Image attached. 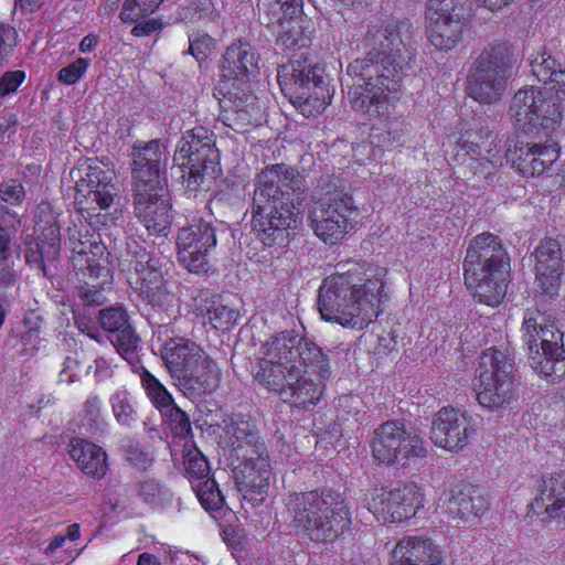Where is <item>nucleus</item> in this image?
<instances>
[{"label": "nucleus", "instance_id": "nucleus-1", "mask_svg": "<svg viewBox=\"0 0 565 565\" xmlns=\"http://www.w3.org/2000/svg\"><path fill=\"white\" fill-rule=\"evenodd\" d=\"M366 55L348 65L351 107L369 118L386 116L399 100L403 79L413 71L418 42L406 21L371 25L364 38Z\"/></svg>", "mask_w": 565, "mask_h": 565}, {"label": "nucleus", "instance_id": "nucleus-2", "mask_svg": "<svg viewBox=\"0 0 565 565\" xmlns=\"http://www.w3.org/2000/svg\"><path fill=\"white\" fill-rule=\"evenodd\" d=\"M129 259L120 264L124 269L135 273L137 290L146 305L151 306L158 313V342L161 359L173 380V385L180 388H218L223 381L216 361L195 341L181 337L168 335L161 339L162 332H168V326L175 319L174 296L169 290L163 277L160 263L136 242L127 244Z\"/></svg>", "mask_w": 565, "mask_h": 565}, {"label": "nucleus", "instance_id": "nucleus-3", "mask_svg": "<svg viewBox=\"0 0 565 565\" xmlns=\"http://www.w3.org/2000/svg\"><path fill=\"white\" fill-rule=\"evenodd\" d=\"M308 190L305 177L292 166H266L256 177L252 198V231L265 245H285L290 230L300 222L296 203L300 204Z\"/></svg>", "mask_w": 565, "mask_h": 565}, {"label": "nucleus", "instance_id": "nucleus-4", "mask_svg": "<svg viewBox=\"0 0 565 565\" xmlns=\"http://www.w3.org/2000/svg\"><path fill=\"white\" fill-rule=\"evenodd\" d=\"M383 275L381 268L352 264L324 278L318 295L321 318L358 330L369 326L382 312Z\"/></svg>", "mask_w": 565, "mask_h": 565}, {"label": "nucleus", "instance_id": "nucleus-5", "mask_svg": "<svg viewBox=\"0 0 565 565\" xmlns=\"http://www.w3.org/2000/svg\"><path fill=\"white\" fill-rule=\"evenodd\" d=\"M285 505L291 531L312 542H332L351 525V512L344 498L329 488L292 492Z\"/></svg>", "mask_w": 565, "mask_h": 565}, {"label": "nucleus", "instance_id": "nucleus-6", "mask_svg": "<svg viewBox=\"0 0 565 565\" xmlns=\"http://www.w3.org/2000/svg\"><path fill=\"white\" fill-rule=\"evenodd\" d=\"M462 269L465 284L478 302L490 307L501 303L508 289L510 257L499 236L490 232L476 235Z\"/></svg>", "mask_w": 565, "mask_h": 565}, {"label": "nucleus", "instance_id": "nucleus-7", "mask_svg": "<svg viewBox=\"0 0 565 565\" xmlns=\"http://www.w3.org/2000/svg\"><path fill=\"white\" fill-rule=\"evenodd\" d=\"M175 160H181L185 193L196 196L200 191H209L221 172L220 151L215 135L205 127L186 131L178 142Z\"/></svg>", "mask_w": 565, "mask_h": 565}, {"label": "nucleus", "instance_id": "nucleus-8", "mask_svg": "<svg viewBox=\"0 0 565 565\" xmlns=\"http://www.w3.org/2000/svg\"><path fill=\"white\" fill-rule=\"evenodd\" d=\"M323 74L324 68L307 57L292 58L277 70L282 94L305 117H316L331 102Z\"/></svg>", "mask_w": 565, "mask_h": 565}, {"label": "nucleus", "instance_id": "nucleus-9", "mask_svg": "<svg viewBox=\"0 0 565 565\" xmlns=\"http://www.w3.org/2000/svg\"><path fill=\"white\" fill-rule=\"evenodd\" d=\"M513 55L505 43L481 51L468 74V94L481 104H492L503 96L512 74Z\"/></svg>", "mask_w": 565, "mask_h": 565}, {"label": "nucleus", "instance_id": "nucleus-10", "mask_svg": "<svg viewBox=\"0 0 565 565\" xmlns=\"http://www.w3.org/2000/svg\"><path fill=\"white\" fill-rule=\"evenodd\" d=\"M106 263V247L99 242L79 241L73 247L72 264L79 284L76 296L83 306H100L106 301L105 290L111 281Z\"/></svg>", "mask_w": 565, "mask_h": 565}, {"label": "nucleus", "instance_id": "nucleus-11", "mask_svg": "<svg viewBox=\"0 0 565 565\" xmlns=\"http://www.w3.org/2000/svg\"><path fill=\"white\" fill-rule=\"evenodd\" d=\"M359 207L353 196L342 190L320 198L309 213V225L324 244L341 242L355 226Z\"/></svg>", "mask_w": 565, "mask_h": 565}, {"label": "nucleus", "instance_id": "nucleus-12", "mask_svg": "<svg viewBox=\"0 0 565 565\" xmlns=\"http://www.w3.org/2000/svg\"><path fill=\"white\" fill-rule=\"evenodd\" d=\"M302 0H270L258 4L259 20L275 30L277 44L286 50L308 47L312 39V22L302 15Z\"/></svg>", "mask_w": 565, "mask_h": 565}, {"label": "nucleus", "instance_id": "nucleus-13", "mask_svg": "<svg viewBox=\"0 0 565 565\" xmlns=\"http://www.w3.org/2000/svg\"><path fill=\"white\" fill-rule=\"evenodd\" d=\"M509 115L514 127L526 135L555 129L562 119L559 103L535 86H525L513 95Z\"/></svg>", "mask_w": 565, "mask_h": 565}, {"label": "nucleus", "instance_id": "nucleus-14", "mask_svg": "<svg viewBox=\"0 0 565 565\" xmlns=\"http://www.w3.org/2000/svg\"><path fill=\"white\" fill-rule=\"evenodd\" d=\"M372 455L381 463L405 467L427 456V445L417 429L399 420H387L373 433Z\"/></svg>", "mask_w": 565, "mask_h": 565}, {"label": "nucleus", "instance_id": "nucleus-15", "mask_svg": "<svg viewBox=\"0 0 565 565\" xmlns=\"http://www.w3.org/2000/svg\"><path fill=\"white\" fill-rule=\"evenodd\" d=\"M497 136L488 127L479 126L467 129L458 141L457 159L490 182L493 174L502 167L503 157L495 143Z\"/></svg>", "mask_w": 565, "mask_h": 565}, {"label": "nucleus", "instance_id": "nucleus-16", "mask_svg": "<svg viewBox=\"0 0 565 565\" xmlns=\"http://www.w3.org/2000/svg\"><path fill=\"white\" fill-rule=\"evenodd\" d=\"M216 244V228L212 222L202 217L193 218L178 232V260L190 273L206 274L210 269L209 257Z\"/></svg>", "mask_w": 565, "mask_h": 565}, {"label": "nucleus", "instance_id": "nucleus-17", "mask_svg": "<svg viewBox=\"0 0 565 565\" xmlns=\"http://www.w3.org/2000/svg\"><path fill=\"white\" fill-rule=\"evenodd\" d=\"M363 505L383 523H398L414 516L424 505V495L414 484L386 490L374 489L363 498Z\"/></svg>", "mask_w": 565, "mask_h": 565}, {"label": "nucleus", "instance_id": "nucleus-18", "mask_svg": "<svg viewBox=\"0 0 565 565\" xmlns=\"http://www.w3.org/2000/svg\"><path fill=\"white\" fill-rule=\"evenodd\" d=\"M132 191L166 188L169 152L159 139L137 141L131 149Z\"/></svg>", "mask_w": 565, "mask_h": 565}, {"label": "nucleus", "instance_id": "nucleus-19", "mask_svg": "<svg viewBox=\"0 0 565 565\" xmlns=\"http://www.w3.org/2000/svg\"><path fill=\"white\" fill-rule=\"evenodd\" d=\"M330 376L328 356L315 342L299 339L296 364H291L285 374L287 388L326 387Z\"/></svg>", "mask_w": 565, "mask_h": 565}, {"label": "nucleus", "instance_id": "nucleus-20", "mask_svg": "<svg viewBox=\"0 0 565 565\" xmlns=\"http://www.w3.org/2000/svg\"><path fill=\"white\" fill-rule=\"evenodd\" d=\"M217 93L223 96L220 99L221 117L226 126L236 132H243L257 121L259 109L249 83H220Z\"/></svg>", "mask_w": 565, "mask_h": 565}, {"label": "nucleus", "instance_id": "nucleus-21", "mask_svg": "<svg viewBox=\"0 0 565 565\" xmlns=\"http://www.w3.org/2000/svg\"><path fill=\"white\" fill-rule=\"evenodd\" d=\"M77 202L95 203L102 210H108L120 203V184L116 173L109 168L89 166L86 175L76 182Z\"/></svg>", "mask_w": 565, "mask_h": 565}, {"label": "nucleus", "instance_id": "nucleus-22", "mask_svg": "<svg viewBox=\"0 0 565 565\" xmlns=\"http://www.w3.org/2000/svg\"><path fill=\"white\" fill-rule=\"evenodd\" d=\"M475 387L503 388L522 385L514 356L508 349L489 348L479 356Z\"/></svg>", "mask_w": 565, "mask_h": 565}, {"label": "nucleus", "instance_id": "nucleus-23", "mask_svg": "<svg viewBox=\"0 0 565 565\" xmlns=\"http://www.w3.org/2000/svg\"><path fill=\"white\" fill-rule=\"evenodd\" d=\"M167 189L134 190V213L151 234L167 236L172 222Z\"/></svg>", "mask_w": 565, "mask_h": 565}, {"label": "nucleus", "instance_id": "nucleus-24", "mask_svg": "<svg viewBox=\"0 0 565 565\" xmlns=\"http://www.w3.org/2000/svg\"><path fill=\"white\" fill-rule=\"evenodd\" d=\"M522 339L529 350V361L532 360L534 351L544 356L564 353L563 334L550 321L545 312L539 309H527L524 312L522 323Z\"/></svg>", "mask_w": 565, "mask_h": 565}, {"label": "nucleus", "instance_id": "nucleus-25", "mask_svg": "<svg viewBox=\"0 0 565 565\" xmlns=\"http://www.w3.org/2000/svg\"><path fill=\"white\" fill-rule=\"evenodd\" d=\"M475 433L471 419L459 409L443 407L431 423V441L446 450L458 452L463 449Z\"/></svg>", "mask_w": 565, "mask_h": 565}, {"label": "nucleus", "instance_id": "nucleus-26", "mask_svg": "<svg viewBox=\"0 0 565 565\" xmlns=\"http://www.w3.org/2000/svg\"><path fill=\"white\" fill-rule=\"evenodd\" d=\"M536 280L540 298L544 302L558 295L563 269L561 244L554 238H544L534 250Z\"/></svg>", "mask_w": 565, "mask_h": 565}, {"label": "nucleus", "instance_id": "nucleus-27", "mask_svg": "<svg viewBox=\"0 0 565 565\" xmlns=\"http://www.w3.org/2000/svg\"><path fill=\"white\" fill-rule=\"evenodd\" d=\"M558 158L556 145H530L511 141L505 150V159L524 178L543 174Z\"/></svg>", "mask_w": 565, "mask_h": 565}, {"label": "nucleus", "instance_id": "nucleus-28", "mask_svg": "<svg viewBox=\"0 0 565 565\" xmlns=\"http://www.w3.org/2000/svg\"><path fill=\"white\" fill-rule=\"evenodd\" d=\"M259 54L246 41L233 42L222 57L221 82L225 84L241 83L245 85L258 73Z\"/></svg>", "mask_w": 565, "mask_h": 565}, {"label": "nucleus", "instance_id": "nucleus-29", "mask_svg": "<svg viewBox=\"0 0 565 565\" xmlns=\"http://www.w3.org/2000/svg\"><path fill=\"white\" fill-rule=\"evenodd\" d=\"M233 478L243 500L256 507L268 495L273 478L270 460L260 456L254 463H238L233 470Z\"/></svg>", "mask_w": 565, "mask_h": 565}, {"label": "nucleus", "instance_id": "nucleus-30", "mask_svg": "<svg viewBox=\"0 0 565 565\" xmlns=\"http://www.w3.org/2000/svg\"><path fill=\"white\" fill-rule=\"evenodd\" d=\"M425 20L430 44L439 51H449L461 42L471 18L426 10Z\"/></svg>", "mask_w": 565, "mask_h": 565}, {"label": "nucleus", "instance_id": "nucleus-31", "mask_svg": "<svg viewBox=\"0 0 565 565\" xmlns=\"http://www.w3.org/2000/svg\"><path fill=\"white\" fill-rule=\"evenodd\" d=\"M298 341L299 339L297 337L290 334L289 332H282L275 335L271 341L266 342L262 347L264 358L263 362L260 363V369L263 373H257V377L260 379V384H271L269 380L271 374H266L269 365H271V369L276 367L281 374L285 375L288 373L290 365L296 364ZM271 371L273 370H270V372ZM273 384L278 385L274 381Z\"/></svg>", "mask_w": 565, "mask_h": 565}, {"label": "nucleus", "instance_id": "nucleus-32", "mask_svg": "<svg viewBox=\"0 0 565 565\" xmlns=\"http://www.w3.org/2000/svg\"><path fill=\"white\" fill-rule=\"evenodd\" d=\"M530 508L548 519L565 516V471L542 476Z\"/></svg>", "mask_w": 565, "mask_h": 565}, {"label": "nucleus", "instance_id": "nucleus-33", "mask_svg": "<svg viewBox=\"0 0 565 565\" xmlns=\"http://www.w3.org/2000/svg\"><path fill=\"white\" fill-rule=\"evenodd\" d=\"M391 565H445L441 553L429 540L407 536L398 542L393 551Z\"/></svg>", "mask_w": 565, "mask_h": 565}, {"label": "nucleus", "instance_id": "nucleus-34", "mask_svg": "<svg viewBox=\"0 0 565 565\" xmlns=\"http://www.w3.org/2000/svg\"><path fill=\"white\" fill-rule=\"evenodd\" d=\"M447 511L460 520L468 521L488 510L489 502L482 491L470 484L456 486L446 501Z\"/></svg>", "mask_w": 565, "mask_h": 565}, {"label": "nucleus", "instance_id": "nucleus-35", "mask_svg": "<svg viewBox=\"0 0 565 565\" xmlns=\"http://www.w3.org/2000/svg\"><path fill=\"white\" fill-rule=\"evenodd\" d=\"M68 454L77 467L87 476L102 479L107 471V455L102 447L82 438H73Z\"/></svg>", "mask_w": 565, "mask_h": 565}, {"label": "nucleus", "instance_id": "nucleus-36", "mask_svg": "<svg viewBox=\"0 0 565 565\" xmlns=\"http://www.w3.org/2000/svg\"><path fill=\"white\" fill-rule=\"evenodd\" d=\"M43 236L46 238L39 239L36 242L28 243L24 250L25 262L34 268L44 270V264L46 262H53L60 254V233L58 228L54 225H50L43 232Z\"/></svg>", "mask_w": 565, "mask_h": 565}, {"label": "nucleus", "instance_id": "nucleus-37", "mask_svg": "<svg viewBox=\"0 0 565 565\" xmlns=\"http://www.w3.org/2000/svg\"><path fill=\"white\" fill-rule=\"evenodd\" d=\"M204 301L205 312L202 306H200V310L207 317L214 329L227 330L236 322L238 311L226 303L221 296L212 295L210 298H205Z\"/></svg>", "mask_w": 565, "mask_h": 565}, {"label": "nucleus", "instance_id": "nucleus-38", "mask_svg": "<svg viewBox=\"0 0 565 565\" xmlns=\"http://www.w3.org/2000/svg\"><path fill=\"white\" fill-rule=\"evenodd\" d=\"M182 452L185 475L190 480L200 481L209 477V461L192 440H185Z\"/></svg>", "mask_w": 565, "mask_h": 565}, {"label": "nucleus", "instance_id": "nucleus-39", "mask_svg": "<svg viewBox=\"0 0 565 565\" xmlns=\"http://www.w3.org/2000/svg\"><path fill=\"white\" fill-rule=\"evenodd\" d=\"M226 433L230 438L232 451L236 450L237 444L252 445V443H257V440L260 439L259 431L254 422L241 415L232 419L231 424L227 426Z\"/></svg>", "mask_w": 565, "mask_h": 565}, {"label": "nucleus", "instance_id": "nucleus-40", "mask_svg": "<svg viewBox=\"0 0 565 565\" xmlns=\"http://www.w3.org/2000/svg\"><path fill=\"white\" fill-rule=\"evenodd\" d=\"M562 354L542 358L539 351H534L530 364L535 372L545 376L551 383L559 382L565 377V356Z\"/></svg>", "mask_w": 565, "mask_h": 565}, {"label": "nucleus", "instance_id": "nucleus-41", "mask_svg": "<svg viewBox=\"0 0 565 565\" xmlns=\"http://www.w3.org/2000/svg\"><path fill=\"white\" fill-rule=\"evenodd\" d=\"M533 76L544 85H550L558 72H562L559 63L546 52L537 53L530 62Z\"/></svg>", "mask_w": 565, "mask_h": 565}, {"label": "nucleus", "instance_id": "nucleus-42", "mask_svg": "<svg viewBox=\"0 0 565 565\" xmlns=\"http://www.w3.org/2000/svg\"><path fill=\"white\" fill-rule=\"evenodd\" d=\"M196 497L206 511H218L223 508L225 499L216 481L210 477L200 480L194 487Z\"/></svg>", "mask_w": 565, "mask_h": 565}, {"label": "nucleus", "instance_id": "nucleus-43", "mask_svg": "<svg viewBox=\"0 0 565 565\" xmlns=\"http://www.w3.org/2000/svg\"><path fill=\"white\" fill-rule=\"evenodd\" d=\"M110 342L127 362L132 363L136 360L140 339L130 324L111 335Z\"/></svg>", "mask_w": 565, "mask_h": 565}, {"label": "nucleus", "instance_id": "nucleus-44", "mask_svg": "<svg viewBox=\"0 0 565 565\" xmlns=\"http://www.w3.org/2000/svg\"><path fill=\"white\" fill-rule=\"evenodd\" d=\"M162 0H125L120 19L124 22H137L152 14Z\"/></svg>", "mask_w": 565, "mask_h": 565}, {"label": "nucleus", "instance_id": "nucleus-45", "mask_svg": "<svg viewBox=\"0 0 565 565\" xmlns=\"http://www.w3.org/2000/svg\"><path fill=\"white\" fill-rule=\"evenodd\" d=\"M98 321L100 327L111 335L130 324L127 311L120 306H111L99 310Z\"/></svg>", "mask_w": 565, "mask_h": 565}, {"label": "nucleus", "instance_id": "nucleus-46", "mask_svg": "<svg viewBox=\"0 0 565 565\" xmlns=\"http://www.w3.org/2000/svg\"><path fill=\"white\" fill-rule=\"evenodd\" d=\"M189 50L199 63L204 62L215 51L216 42L207 33L202 31H193L189 33Z\"/></svg>", "mask_w": 565, "mask_h": 565}, {"label": "nucleus", "instance_id": "nucleus-47", "mask_svg": "<svg viewBox=\"0 0 565 565\" xmlns=\"http://www.w3.org/2000/svg\"><path fill=\"white\" fill-rule=\"evenodd\" d=\"M427 11H436V13H446L471 18L472 1L471 0H428L426 4Z\"/></svg>", "mask_w": 565, "mask_h": 565}, {"label": "nucleus", "instance_id": "nucleus-48", "mask_svg": "<svg viewBox=\"0 0 565 565\" xmlns=\"http://www.w3.org/2000/svg\"><path fill=\"white\" fill-rule=\"evenodd\" d=\"M280 398L292 407L310 411L322 397V391H278Z\"/></svg>", "mask_w": 565, "mask_h": 565}, {"label": "nucleus", "instance_id": "nucleus-49", "mask_svg": "<svg viewBox=\"0 0 565 565\" xmlns=\"http://www.w3.org/2000/svg\"><path fill=\"white\" fill-rule=\"evenodd\" d=\"M404 132V122L397 119L391 120L386 124L383 132H373L371 135L372 142L383 148H390L394 145H399Z\"/></svg>", "mask_w": 565, "mask_h": 565}, {"label": "nucleus", "instance_id": "nucleus-50", "mask_svg": "<svg viewBox=\"0 0 565 565\" xmlns=\"http://www.w3.org/2000/svg\"><path fill=\"white\" fill-rule=\"evenodd\" d=\"M478 403L488 409H499L510 403L512 391H472Z\"/></svg>", "mask_w": 565, "mask_h": 565}, {"label": "nucleus", "instance_id": "nucleus-51", "mask_svg": "<svg viewBox=\"0 0 565 565\" xmlns=\"http://www.w3.org/2000/svg\"><path fill=\"white\" fill-rule=\"evenodd\" d=\"M89 65V58L78 57L67 66L61 68L57 73V78L63 84L73 85L86 74Z\"/></svg>", "mask_w": 565, "mask_h": 565}, {"label": "nucleus", "instance_id": "nucleus-52", "mask_svg": "<svg viewBox=\"0 0 565 565\" xmlns=\"http://www.w3.org/2000/svg\"><path fill=\"white\" fill-rule=\"evenodd\" d=\"M233 452L241 460L239 463H248L249 461L254 463L256 459H260V456L265 460H270L267 447L262 438L257 443H252V445L237 444L236 450H233Z\"/></svg>", "mask_w": 565, "mask_h": 565}, {"label": "nucleus", "instance_id": "nucleus-53", "mask_svg": "<svg viewBox=\"0 0 565 565\" xmlns=\"http://www.w3.org/2000/svg\"><path fill=\"white\" fill-rule=\"evenodd\" d=\"M214 6L211 0H196L180 11V18L191 22L210 18L213 14Z\"/></svg>", "mask_w": 565, "mask_h": 565}, {"label": "nucleus", "instance_id": "nucleus-54", "mask_svg": "<svg viewBox=\"0 0 565 565\" xmlns=\"http://www.w3.org/2000/svg\"><path fill=\"white\" fill-rule=\"evenodd\" d=\"M126 459L140 470H148L153 462V457L142 449L138 443L129 441L125 446Z\"/></svg>", "mask_w": 565, "mask_h": 565}, {"label": "nucleus", "instance_id": "nucleus-55", "mask_svg": "<svg viewBox=\"0 0 565 565\" xmlns=\"http://www.w3.org/2000/svg\"><path fill=\"white\" fill-rule=\"evenodd\" d=\"M17 42V31L9 24L0 23V67L8 62Z\"/></svg>", "mask_w": 565, "mask_h": 565}, {"label": "nucleus", "instance_id": "nucleus-56", "mask_svg": "<svg viewBox=\"0 0 565 565\" xmlns=\"http://www.w3.org/2000/svg\"><path fill=\"white\" fill-rule=\"evenodd\" d=\"M147 396L153 406L160 411L161 415L164 417H170L173 415L174 411H180V408L174 404L172 396L169 394V391H146Z\"/></svg>", "mask_w": 565, "mask_h": 565}, {"label": "nucleus", "instance_id": "nucleus-57", "mask_svg": "<svg viewBox=\"0 0 565 565\" xmlns=\"http://www.w3.org/2000/svg\"><path fill=\"white\" fill-rule=\"evenodd\" d=\"M84 411L88 430L92 434L103 430L105 423L100 416L99 399L97 397L88 398L85 403Z\"/></svg>", "mask_w": 565, "mask_h": 565}, {"label": "nucleus", "instance_id": "nucleus-58", "mask_svg": "<svg viewBox=\"0 0 565 565\" xmlns=\"http://www.w3.org/2000/svg\"><path fill=\"white\" fill-rule=\"evenodd\" d=\"M113 409L116 418L124 425H130L134 419L135 409L127 399V393H118L113 398Z\"/></svg>", "mask_w": 565, "mask_h": 565}, {"label": "nucleus", "instance_id": "nucleus-59", "mask_svg": "<svg viewBox=\"0 0 565 565\" xmlns=\"http://www.w3.org/2000/svg\"><path fill=\"white\" fill-rule=\"evenodd\" d=\"M138 494L148 504H156L163 494V486L156 479H147L138 483Z\"/></svg>", "mask_w": 565, "mask_h": 565}, {"label": "nucleus", "instance_id": "nucleus-60", "mask_svg": "<svg viewBox=\"0 0 565 565\" xmlns=\"http://www.w3.org/2000/svg\"><path fill=\"white\" fill-rule=\"evenodd\" d=\"M25 73L23 71H9L0 77V98L14 93L23 83Z\"/></svg>", "mask_w": 565, "mask_h": 565}, {"label": "nucleus", "instance_id": "nucleus-61", "mask_svg": "<svg viewBox=\"0 0 565 565\" xmlns=\"http://www.w3.org/2000/svg\"><path fill=\"white\" fill-rule=\"evenodd\" d=\"M24 198V190L14 181L0 184V199L9 204H19Z\"/></svg>", "mask_w": 565, "mask_h": 565}, {"label": "nucleus", "instance_id": "nucleus-62", "mask_svg": "<svg viewBox=\"0 0 565 565\" xmlns=\"http://www.w3.org/2000/svg\"><path fill=\"white\" fill-rule=\"evenodd\" d=\"M169 418L173 424L171 430L175 436L185 439L192 435L191 423L183 411H174Z\"/></svg>", "mask_w": 565, "mask_h": 565}, {"label": "nucleus", "instance_id": "nucleus-63", "mask_svg": "<svg viewBox=\"0 0 565 565\" xmlns=\"http://www.w3.org/2000/svg\"><path fill=\"white\" fill-rule=\"evenodd\" d=\"M77 369V360L71 356L65 358L63 369L58 374V384L71 385L77 383L79 381V375L76 372Z\"/></svg>", "mask_w": 565, "mask_h": 565}, {"label": "nucleus", "instance_id": "nucleus-64", "mask_svg": "<svg viewBox=\"0 0 565 565\" xmlns=\"http://www.w3.org/2000/svg\"><path fill=\"white\" fill-rule=\"evenodd\" d=\"M161 24L158 23L156 20H143L132 28L131 33L135 36H146L154 33L156 31L160 30Z\"/></svg>", "mask_w": 565, "mask_h": 565}]
</instances>
